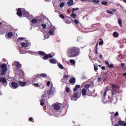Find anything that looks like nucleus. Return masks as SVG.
<instances>
[{
  "instance_id": "1",
  "label": "nucleus",
  "mask_w": 126,
  "mask_h": 126,
  "mask_svg": "<svg viewBox=\"0 0 126 126\" xmlns=\"http://www.w3.org/2000/svg\"><path fill=\"white\" fill-rule=\"evenodd\" d=\"M80 52L79 48L72 47L68 49L67 51V56L68 58H75L79 55Z\"/></svg>"
},
{
  "instance_id": "2",
  "label": "nucleus",
  "mask_w": 126,
  "mask_h": 126,
  "mask_svg": "<svg viewBox=\"0 0 126 126\" xmlns=\"http://www.w3.org/2000/svg\"><path fill=\"white\" fill-rule=\"evenodd\" d=\"M1 63H0V75H1V76H3L5 75V72H6L7 70V68L6 67L7 65L5 63L0 64Z\"/></svg>"
},
{
  "instance_id": "3",
  "label": "nucleus",
  "mask_w": 126,
  "mask_h": 126,
  "mask_svg": "<svg viewBox=\"0 0 126 126\" xmlns=\"http://www.w3.org/2000/svg\"><path fill=\"white\" fill-rule=\"evenodd\" d=\"M38 55L40 56H43V60L45 61L48 60V59H52L53 58V55H52L51 54H46V53H45L44 51H38Z\"/></svg>"
},
{
  "instance_id": "4",
  "label": "nucleus",
  "mask_w": 126,
  "mask_h": 126,
  "mask_svg": "<svg viewBox=\"0 0 126 126\" xmlns=\"http://www.w3.org/2000/svg\"><path fill=\"white\" fill-rule=\"evenodd\" d=\"M111 86L112 88L111 90L112 95H116L118 93V90L120 89V86L114 84H111Z\"/></svg>"
},
{
  "instance_id": "5",
  "label": "nucleus",
  "mask_w": 126,
  "mask_h": 126,
  "mask_svg": "<svg viewBox=\"0 0 126 126\" xmlns=\"http://www.w3.org/2000/svg\"><path fill=\"white\" fill-rule=\"evenodd\" d=\"M81 95V94L79 92L74 93L73 94L72 96L70 97V99L72 100V101H76L77 99L80 97Z\"/></svg>"
},
{
  "instance_id": "6",
  "label": "nucleus",
  "mask_w": 126,
  "mask_h": 126,
  "mask_svg": "<svg viewBox=\"0 0 126 126\" xmlns=\"http://www.w3.org/2000/svg\"><path fill=\"white\" fill-rule=\"evenodd\" d=\"M9 86L12 89H16L18 87V83L16 82H12L10 83Z\"/></svg>"
},
{
  "instance_id": "7",
  "label": "nucleus",
  "mask_w": 126,
  "mask_h": 126,
  "mask_svg": "<svg viewBox=\"0 0 126 126\" xmlns=\"http://www.w3.org/2000/svg\"><path fill=\"white\" fill-rule=\"evenodd\" d=\"M55 34L54 32H43V35H44V38L45 39H48L49 38V36H53V35Z\"/></svg>"
},
{
  "instance_id": "8",
  "label": "nucleus",
  "mask_w": 126,
  "mask_h": 126,
  "mask_svg": "<svg viewBox=\"0 0 126 126\" xmlns=\"http://www.w3.org/2000/svg\"><path fill=\"white\" fill-rule=\"evenodd\" d=\"M1 82V83L3 84V86H6L7 85V81H6V79L5 77H0V83Z\"/></svg>"
},
{
  "instance_id": "9",
  "label": "nucleus",
  "mask_w": 126,
  "mask_h": 126,
  "mask_svg": "<svg viewBox=\"0 0 126 126\" xmlns=\"http://www.w3.org/2000/svg\"><path fill=\"white\" fill-rule=\"evenodd\" d=\"M53 105L54 110H56V111H59V110L61 109L62 106V105L60 103L54 104H53Z\"/></svg>"
},
{
  "instance_id": "10",
  "label": "nucleus",
  "mask_w": 126,
  "mask_h": 126,
  "mask_svg": "<svg viewBox=\"0 0 126 126\" xmlns=\"http://www.w3.org/2000/svg\"><path fill=\"white\" fill-rule=\"evenodd\" d=\"M23 12H22V9L21 8H19L17 9V15L19 16V17H22Z\"/></svg>"
},
{
  "instance_id": "11",
  "label": "nucleus",
  "mask_w": 126,
  "mask_h": 126,
  "mask_svg": "<svg viewBox=\"0 0 126 126\" xmlns=\"http://www.w3.org/2000/svg\"><path fill=\"white\" fill-rule=\"evenodd\" d=\"M22 12H23V15L24 17H28V16H29V12L28 11H26V10H25V9L23 8L22 9Z\"/></svg>"
},
{
  "instance_id": "12",
  "label": "nucleus",
  "mask_w": 126,
  "mask_h": 126,
  "mask_svg": "<svg viewBox=\"0 0 126 126\" xmlns=\"http://www.w3.org/2000/svg\"><path fill=\"white\" fill-rule=\"evenodd\" d=\"M118 124H119V126H126V123L125 121H122L121 118L118 119Z\"/></svg>"
},
{
  "instance_id": "13",
  "label": "nucleus",
  "mask_w": 126,
  "mask_h": 126,
  "mask_svg": "<svg viewBox=\"0 0 126 126\" xmlns=\"http://www.w3.org/2000/svg\"><path fill=\"white\" fill-rule=\"evenodd\" d=\"M76 82V79L74 77H72L69 80V83L70 84H72V85H74L75 84V82Z\"/></svg>"
},
{
  "instance_id": "14",
  "label": "nucleus",
  "mask_w": 126,
  "mask_h": 126,
  "mask_svg": "<svg viewBox=\"0 0 126 126\" xmlns=\"http://www.w3.org/2000/svg\"><path fill=\"white\" fill-rule=\"evenodd\" d=\"M21 47H22V48H27V47H28V46H31V43H25V42H22L21 44Z\"/></svg>"
},
{
  "instance_id": "15",
  "label": "nucleus",
  "mask_w": 126,
  "mask_h": 126,
  "mask_svg": "<svg viewBox=\"0 0 126 126\" xmlns=\"http://www.w3.org/2000/svg\"><path fill=\"white\" fill-rule=\"evenodd\" d=\"M13 36V33H12V32H9L7 33V34L5 35V37L6 39H9L10 38H11Z\"/></svg>"
},
{
  "instance_id": "16",
  "label": "nucleus",
  "mask_w": 126,
  "mask_h": 126,
  "mask_svg": "<svg viewBox=\"0 0 126 126\" xmlns=\"http://www.w3.org/2000/svg\"><path fill=\"white\" fill-rule=\"evenodd\" d=\"M15 64L16 67H17L18 69L21 68V64H20L19 62H15Z\"/></svg>"
},
{
  "instance_id": "17",
  "label": "nucleus",
  "mask_w": 126,
  "mask_h": 126,
  "mask_svg": "<svg viewBox=\"0 0 126 126\" xmlns=\"http://www.w3.org/2000/svg\"><path fill=\"white\" fill-rule=\"evenodd\" d=\"M86 93H87V90L86 89H82V96L86 95Z\"/></svg>"
},
{
  "instance_id": "18",
  "label": "nucleus",
  "mask_w": 126,
  "mask_h": 126,
  "mask_svg": "<svg viewBox=\"0 0 126 126\" xmlns=\"http://www.w3.org/2000/svg\"><path fill=\"white\" fill-rule=\"evenodd\" d=\"M26 82H22L21 81H19V84L20 85V86H25L27 84Z\"/></svg>"
},
{
  "instance_id": "19",
  "label": "nucleus",
  "mask_w": 126,
  "mask_h": 126,
  "mask_svg": "<svg viewBox=\"0 0 126 126\" xmlns=\"http://www.w3.org/2000/svg\"><path fill=\"white\" fill-rule=\"evenodd\" d=\"M79 88H80V85H76L75 88L73 89V91L74 92H76V91H77V89H79Z\"/></svg>"
},
{
  "instance_id": "20",
  "label": "nucleus",
  "mask_w": 126,
  "mask_h": 126,
  "mask_svg": "<svg viewBox=\"0 0 126 126\" xmlns=\"http://www.w3.org/2000/svg\"><path fill=\"white\" fill-rule=\"evenodd\" d=\"M67 4L69 6L73 5V0H69L67 2Z\"/></svg>"
},
{
  "instance_id": "21",
  "label": "nucleus",
  "mask_w": 126,
  "mask_h": 126,
  "mask_svg": "<svg viewBox=\"0 0 126 126\" xmlns=\"http://www.w3.org/2000/svg\"><path fill=\"white\" fill-rule=\"evenodd\" d=\"M113 36L114 38H118V37H119V32H114Z\"/></svg>"
},
{
  "instance_id": "22",
  "label": "nucleus",
  "mask_w": 126,
  "mask_h": 126,
  "mask_svg": "<svg viewBox=\"0 0 126 126\" xmlns=\"http://www.w3.org/2000/svg\"><path fill=\"white\" fill-rule=\"evenodd\" d=\"M118 24L120 26V27H123V22L122 21V19H118Z\"/></svg>"
},
{
  "instance_id": "23",
  "label": "nucleus",
  "mask_w": 126,
  "mask_h": 126,
  "mask_svg": "<svg viewBox=\"0 0 126 126\" xmlns=\"http://www.w3.org/2000/svg\"><path fill=\"white\" fill-rule=\"evenodd\" d=\"M64 22H65L66 24H70V23H71V21L68 19H64Z\"/></svg>"
},
{
  "instance_id": "24",
  "label": "nucleus",
  "mask_w": 126,
  "mask_h": 126,
  "mask_svg": "<svg viewBox=\"0 0 126 126\" xmlns=\"http://www.w3.org/2000/svg\"><path fill=\"white\" fill-rule=\"evenodd\" d=\"M49 63H50L55 64L57 63V61H56L55 59H50Z\"/></svg>"
},
{
  "instance_id": "25",
  "label": "nucleus",
  "mask_w": 126,
  "mask_h": 126,
  "mask_svg": "<svg viewBox=\"0 0 126 126\" xmlns=\"http://www.w3.org/2000/svg\"><path fill=\"white\" fill-rule=\"evenodd\" d=\"M46 97H47V94H43L41 96V101H45V99H46Z\"/></svg>"
},
{
  "instance_id": "26",
  "label": "nucleus",
  "mask_w": 126,
  "mask_h": 126,
  "mask_svg": "<svg viewBox=\"0 0 126 126\" xmlns=\"http://www.w3.org/2000/svg\"><path fill=\"white\" fill-rule=\"evenodd\" d=\"M91 1V2L94 3V4H98V3H99V0H93Z\"/></svg>"
},
{
  "instance_id": "27",
  "label": "nucleus",
  "mask_w": 126,
  "mask_h": 126,
  "mask_svg": "<svg viewBox=\"0 0 126 126\" xmlns=\"http://www.w3.org/2000/svg\"><path fill=\"white\" fill-rule=\"evenodd\" d=\"M33 85H34V86H36V87H39V86H40L41 85H42V83H34Z\"/></svg>"
},
{
  "instance_id": "28",
  "label": "nucleus",
  "mask_w": 126,
  "mask_h": 126,
  "mask_svg": "<svg viewBox=\"0 0 126 126\" xmlns=\"http://www.w3.org/2000/svg\"><path fill=\"white\" fill-rule=\"evenodd\" d=\"M70 17H72V18H73V19H75L76 18V14H74V13H73L71 14Z\"/></svg>"
},
{
  "instance_id": "29",
  "label": "nucleus",
  "mask_w": 126,
  "mask_h": 126,
  "mask_svg": "<svg viewBox=\"0 0 126 126\" xmlns=\"http://www.w3.org/2000/svg\"><path fill=\"white\" fill-rule=\"evenodd\" d=\"M31 22L32 23H37L38 22V20L36 19H33Z\"/></svg>"
},
{
  "instance_id": "30",
  "label": "nucleus",
  "mask_w": 126,
  "mask_h": 126,
  "mask_svg": "<svg viewBox=\"0 0 126 126\" xmlns=\"http://www.w3.org/2000/svg\"><path fill=\"white\" fill-rule=\"evenodd\" d=\"M40 77H47V74L46 73H41L40 74Z\"/></svg>"
},
{
  "instance_id": "31",
  "label": "nucleus",
  "mask_w": 126,
  "mask_h": 126,
  "mask_svg": "<svg viewBox=\"0 0 126 126\" xmlns=\"http://www.w3.org/2000/svg\"><path fill=\"white\" fill-rule=\"evenodd\" d=\"M70 63H72L73 65L75 64V60H70Z\"/></svg>"
},
{
  "instance_id": "32",
  "label": "nucleus",
  "mask_w": 126,
  "mask_h": 126,
  "mask_svg": "<svg viewBox=\"0 0 126 126\" xmlns=\"http://www.w3.org/2000/svg\"><path fill=\"white\" fill-rule=\"evenodd\" d=\"M58 67H59V68H60L61 69H63V65H62V64L61 63H58Z\"/></svg>"
},
{
  "instance_id": "33",
  "label": "nucleus",
  "mask_w": 126,
  "mask_h": 126,
  "mask_svg": "<svg viewBox=\"0 0 126 126\" xmlns=\"http://www.w3.org/2000/svg\"><path fill=\"white\" fill-rule=\"evenodd\" d=\"M79 10V8H73L72 9V13H74V11H76Z\"/></svg>"
},
{
  "instance_id": "34",
  "label": "nucleus",
  "mask_w": 126,
  "mask_h": 126,
  "mask_svg": "<svg viewBox=\"0 0 126 126\" xmlns=\"http://www.w3.org/2000/svg\"><path fill=\"white\" fill-rule=\"evenodd\" d=\"M101 4H102V5L107 6V5H108V2H107V1H102L101 2Z\"/></svg>"
},
{
  "instance_id": "35",
  "label": "nucleus",
  "mask_w": 126,
  "mask_h": 126,
  "mask_svg": "<svg viewBox=\"0 0 126 126\" xmlns=\"http://www.w3.org/2000/svg\"><path fill=\"white\" fill-rule=\"evenodd\" d=\"M65 91H66V93H69V91H70V90L68 87H65Z\"/></svg>"
},
{
  "instance_id": "36",
  "label": "nucleus",
  "mask_w": 126,
  "mask_h": 126,
  "mask_svg": "<svg viewBox=\"0 0 126 126\" xmlns=\"http://www.w3.org/2000/svg\"><path fill=\"white\" fill-rule=\"evenodd\" d=\"M99 40H101V41L99 42V44L100 46H102V45H103L104 44V41H103V39H102V38H100Z\"/></svg>"
},
{
  "instance_id": "37",
  "label": "nucleus",
  "mask_w": 126,
  "mask_h": 126,
  "mask_svg": "<svg viewBox=\"0 0 126 126\" xmlns=\"http://www.w3.org/2000/svg\"><path fill=\"white\" fill-rule=\"evenodd\" d=\"M108 89V87H106V89L105 90L104 94H103V97H106V95H107V91Z\"/></svg>"
},
{
  "instance_id": "38",
  "label": "nucleus",
  "mask_w": 126,
  "mask_h": 126,
  "mask_svg": "<svg viewBox=\"0 0 126 126\" xmlns=\"http://www.w3.org/2000/svg\"><path fill=\"white\" fill-rule=\"evenodd\" d=\"M24 40V37H19L17 39V42H20V41H22Z\"/></svg>"
},
{
  "instance_id": "39",
  "label": "nucleus",
  "mask_w": 126,
  "mask_h": 126,
  "mask_svg": "<svg viewBox=\"0 0 126 126\" xmlns=\"http://www.w3.org/2000/svg\"><path fill=\"white\" fill-rule=\"evenodd\" d=\"M38 80V79L37 78H35V76H33L32 78V81L34 82H36Z\"/></svg>"
},
{
  "instance_id": "40",
  "label": "nucleus",
  "mask_w": 126,
  "mask_h": 126,
  "mask_svg": "<svg viewBox=\"0 0 126 126\" xmlns=\"http://www.w3.org/2000/svg\"><path fill=\"white\" fill-rule=\"evenodd\" d=\"M58 3H59L58 2H57V1H54V3H53V5H54V6L57 7Z\"/></svg>"
},
{
  "instance_id": "41",
  "label": "nucleus",
  "mask_w": 126,
  "mask_h": 126,
  "mask_svg": "<svg viewBox=\"0 0 126 126\" xmlns=\"http://www.w3.org/2000/svg\"><path fill=\"white\" fill-rule=\"evenodd\" d=\"M64 2L61 3L60 4V7H63V6H64Z\"/></svg>"
},
{
  "instance_id": "42",
  "label": "nucleus",
  "mask_w": 126,
  "mask_h": 126,
  "mask_svg": "<svg viewBox=\"0 0 126 126\" xmlns=\"http://www.w3.org/2000/svg\"><path fill=\"white\" fill-rule=\"evenodd\" d=\"M109 68H113L114 67V64H109L108 66Z\"/></svg>"
},
{
  "instance_id": "43",
  "label": "nucleus",
  "mask_w": 126,
  "mask_h": 126,
  "mask_svg": "<svg viewBox=\"0 0 126 126\" xmlns=\"http://www.w3.org/2000/svg\"><path fill=\"white\" fill-rule=\"evenodd\" d=\"M39 77H41V76H40V74H37L36 75L34 76V78H39Z\"/></svg>"
},
{
  "instance_id": "44",
  "label": "nucleus",
  "mask_w": 126,
  "mask_h": 126,
  "mask_svg": "<svg viewBox=\"0 0 126 126\" xmlns=\"http://www.w3.org/2000/svg\"><path fill=\"white\" fill-rule=\"evenodd\" d=\"M67 78H68V76L66 74L63 76V79H67Z\"/></svg>"
},
{
  "instance_id": "45",
  "label": "nucleus",
  "mask_w": 126,
  "mask_h": 126,
  "mask_svg": "<svg viewBox=\"0 0 126 126\" xmlns=\"http://www.w3.org/2000/svg\"><path fill=\"white\" fill-rule=\"evenodd\" d=\"M41 26H42V28H44V29H45L47 27V25H46L45 24H43L41 25Z\"/></svg>"
},
{
  "instance_id": "46",
  "label": "nucleus",
  "mask_w": 126,
  "mask_h": 126,
  "mask_svg": "<svg viewBox=\"0 0 126 126\" xmlns=\"http://www.w3.org/2000/svg\"><path fill=\"white\" fill-rule=\"evenodd\" d=\"M89 87H90V84H86L85 86V88H86L87 89H88V88H89Z\"/></svg>"
},
{
  "instance_id": "47",
  "label": "nucleus",
  "mask_w": 126,
  "mask_h": 126,
  "mask_svg": "<svg viewBox=\"0 0 126 126\" xmlns=\"http://www.w3.org/2000/svg\"><path fill=\"white\" fill-rule=\"evenodd\" d=\"M73 22H74V23H75V24H78V23H79V22L76 19L74 20Z\"/></svg>"
},
{
  "instance_id": "48",
  "label": "nucleus",
  "mask_w": 126,
  "mask_h": 126,
  "mask_svg": "<svg viewBox=\"0 0 126 126\" xmlns=\"http://www.w3.org/2000/svg\"><path fill=\"white\" fill-rule=\"evenodd\" d=\"M60 17H61V18H62V19H64V15H63V14H60Z\"/></svg>"
},
{
  "instance_id": "49",
  "label": "nucleus",
  "mask_w": 126,
  "mask_h": 126,
  "mask_svg": "<svg viewBox=\"0 0 126 126\" xmlns=\"http://www.w3.org/2000/svg\"><path fill=\"white\" fill-rule=\"evenodd\" d=\"M107 13H109V14H111V15H113V14H114V12H112L111 11H108Z\"/></svg>"
},
{
  "instance_id": "50",
  "label": "nucleus",
  "mask_w": 126,
  "mask_h": 126,
  "mask_svg": "<svg viewBox=\"0 0 126 126\" xmlns=\"http://www.w3.org/2000/svg\"><path fill=\"white\" fill-rule=\"evenodd\" d=\"M51 84V82H50V81H47V86H48V87H49L50 86V85Z\"/></svg>"
},
{
  "instance_id": "51",
  "label": "nucleus",
  "mask_w": 126,
  "mask_h": 126,
  "mask_svg": "<svg viewBox=\"0 0 126 126\" xmlns=\"http://www.w3.org/2000/svg\"><path fill=\"white\" fill-rule=\"evenodd\" d=\"M94 69L95 71H97V70H98V67L94 65Z\"/></svg>"
},
{
  "instance_id": "52",
  "label": "nucleus",
  "mask_w": 126,
  "mask_h": 126,
  "mask_svg": "<svg viewBox=\"0 0 126 126\" xmlns=\"http://www.w3.org/2000/svg\"><path fill=\"white\" fill-rule=\"evenodd\" d=\"M40 105H41V106H44V105H45V103L43 101H41L40 102Z\"/></svg>"
},
{
  "instance_id": "53",
  "label": "nucleus",
  "mask_w": 126,
  "mask_h": 126,
  "mask_svg": "<svg viewBox=\"0 0 126 126\" xmlns=\"http://www.w3.org/2000/svg\"><path fill=\"white\" fill-rule=\"evenodd\" d=\"M20 53L22 54H25V51H23L22 50H20Z\"/></svg>"
},
{
  "instance_id": "54",
  "label": "nucleus",
  "mask_w": 126,
  "mask_h": 126,
  "mask_svg": "<svg viewBox=\"0 0 126 126\" xmlns=\"http://www.w3.org/2000/svg\"><path fill=\"white\" fill-rule=\"evenodd\" d=\"M121 66H122V67H125V65H126V64H125L124 63H121Z\"/></svg>"
},
{
  "instance_id": "55",
  "label": "nucleus",
  "mask_w": 126,
  "mask_h": 126,
  "mask_svg": "<svg viewBox=\"0 0 126 126\" xmlns=\"http://www.w3.org/2000/svg\"><path fill=\"white\" fill-rule=\"evenodd\" d=\"M114 116H115V117H117V116H119V112H116L115 113V114H114Z\"/></svg>"
},
{
  "instance_id": "56",
  "label": "nucleus",
  "mask_w": 126,
  "mask_h": 126,
  "mask_svg": "<svg viewBox=\"0 0 126 126\" xmlns=\"http://www.w3.org/2000/svg\"><path fill=\"white\" fill-rule=\"evenodd\" d=\"M95 49V50H98V43H96Z\"/></svg>"
},
{
  "instance_id": "57",
  "label": "nucleus",
  "mask_w": 126,
  "mask_h": 126,
  "mask_svg": "<svg viewBox=\"0 0 126 126\" xmlns=\"http://www.w3.org/2000/svg\"><path fill=\"white\" fill-rule=\"evenodd\" d=\"M29 121H30V122H32V121H33V118L30 117L29 119Z\"/></svg>"
},
{
  "instance_id": "58",
  "label": "nucleus",
  "mask_w": 126,
  "mask_h": 126,
  "mask_svg": "<svg viewBox=\"0 0 126 126\" xmlns=\"http://www.w3.org/2000/svg\"><path fill=\"white\" fill-rule=\"evenodd\" d=\"M105 63L106 64H107V65H108V66L109 65V64H110V63H109V62H108V61H105Z\"/></svg>"
},
{
  "instance_id": "59",
  "label": "nucleus",
  "mask_w": 126,
  "mask_h": 126,
  "mask_svg": "<svg viewBox=\"0 0 126 126\" xmlns=\"http://www.w3.org/2000/svg\"><path fill=\"white\" fill-rule=\"evenodd\" d=\"M51 89H50V90H49L48 92H47V93H48V94H51Z\"/></svg>"
},
{
  "instance_id": "60",
  "label": "nucleus",
  "mask_w": 126,
  "mask_h": 126,
  "mask_svg": "<svg viewBox=\"0 0 126 126\" xmlns=\"http://www.w3.org/2000/svg\"><path fill=\"white\" fill-rule=\"evenodd\" d=\"M97 80H98V81H101V80H102L101 79V77L98 78H97Z\"/></svg>"
},
{
  "instance_id": "61",
  "label": "nucleus",
  "mask_w": 126,
  "mask_h": 126,
  "mask_svg": "<svg viewBox=\"0 0 126 126\" xmlns=\"http://www.w3.org/2000/svg\"><path fill=\"white\" fill-rule=\"evenodd\" d=\"M101 69H103V70L106 69V67H105V66H102V67H101Z\"/></svg>"
},
{
  "instance_id": "62",
  "label": "nucleus",
  "mask_w": 126,
  "mask_h": 126,
  "mask_svg": "<svg viewBox=\"0 0 126 126\" xmlns=\"http://www.w3.org/2000/svg\"><path fill=\"white\" fill-rule=\"evenodd\" d=\"M114 126H120V124H116Z\"/></svg>"
},
{
  "instance_id": "63",
  "label": "nucleus",
  "mask_w": 126,
  "mask_h": 126,
  "mask_svg": "<svg viewBox=\"0 0 126 126\" xmlns=\"http://www.w3.org/2000/svg\"><path fill=\"white\" fill-rule=\"evenodd\" d=\"M123 76H126V73H124L123 74Z\"/></svg>"
},
{
  "instance_id": "64",
  "label": "nucleus",
  "mask_w": 126,
  "mask_h": 126,
  "mask_svg": "<svg viewBox=\"0 0 126 126\" xmlns=\"http://www.w3.org/2000/svg\"><path fill=\"white\" fill-rule=\"evenodd\" d=\"M94 62H96V60L93 59V63H94Z\"/></svg>"
}]
</instances>
